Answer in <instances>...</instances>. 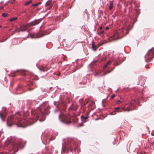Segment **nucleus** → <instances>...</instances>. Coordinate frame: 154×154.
Returning a JSON list of instances; mask_svg holds the SVG:
<instances>
[{"label": "nucleus", "mask_w": 154, "mask_h": 154, "mask_svg": "<svg viewBox=\"0 0 154 154\" xmlns=\"http://www.w3.org/2000/svg\"><path fill=\"white\" fill-rule=\"evenodd\" d=\"M100 29H102V26H101V27H100Z\"/></svg>", "instance_id": "bb28decb"}, {"label": "nucleus", "mask_w": 154, "mask_h": 154, "mask_svg": "<svg viewBox=\"0 0 154 154\" xmlns=\"http://www.w3.org/2000/svg\"><path fill=\"white\" fill-rule=\"evenodd\" d=\"M81 118L83 122H86V120L88 118L87 116H81Z\"/></svg>", "instance_id": "6e6552de"}, {"label": "nucleus", "mask_w": 154, "mask_h": 154, "mask_svg": "<svg viewBox=\"0 0 154 154\" xmlns=\"http://www.w3.org/2000/svg\"><path fill=\"white\" fill-rule=\"evenodd\" d=\"M29 27V25L28 24L26 25H23L20 27V28H17L14 31V33L16 32H20L24 31L26 30Z\"/></svg>", "instance_id": "7ed1b4c3"}, {"label": "nucleus", "mask_w": 154, "mask_h": 154, "mask_svg": "<svg viewBox=\"0 0 154 154\" xmlns=\"http://www.w3.org/2000/svg\"><path fill=\"white\" fill-rule=\"evenodd\" d=\"M18 19L17 17H13L9 20V21L10 22H15Z\"/></svg>", "instance_id": "0eeeda50"}, {"label": "nucleus", "mask_w": 154, "mask_h": 154, "mask_svg": "<svg viewBox=\"0 0 154 154\" xmlns=\"http://www.w3.org/2000/svg\"><path fill=\"white\" fill-rule=\"evenodd\" d=\"M111 63V61L110 60H109V61L107 62L103 66V69H105V68L107 67L108 65L109 64Z\"/></svg>", "instance_id": "9d476101"}, {"label": "nucleus", "mask_w": 154, "mask_h": 154, "mask_svg": "<svg viewBox=\"0 0 154 154\" xmlns=\"http://www.w3.org/2000/svg\"><path fill=\"white\" fill-rule=\"evenodd\" d=\"M70 116L69 115H64L61 114L59 116V118L60 119L62 120L64 122L67 123H69L71 122V120L70 119Z\"/></svg>", "instance_id": "f03ea898"}, {"label": "nucleus", "mask_w": 154, "mask_h": 154, "mask_svg": "<svg viewBox=\"0 0 154 154\" xmlns=\"http://www.w3.org/2000/svg\"><path fill=\"white\" fill-rule=\"evenodd\" d=\"M122 109L124 110V111H129V110H130V109H128V108L127 109H124V108H122Z\"/></svg>", "instance_id": "a211bd4d"}, {"label": "nucleus", "mask_w": 154, "mask_h": 154, "mask_svg": "<svg viewBox=\"0 0 154 154\" xmlns=\"http://www.w3.org/2000/svg\"><path fill=\"white\" fill-rule=\"evenodd\" d=\"M49 108H47L44 109V112H42V109L41 107H38V109L37 112L33 111L32 112V114H35L34 118L32 120H30L29 122V123L28 124V121L24 119H22L20 118H17L16 119L15 122L14 123L12 120L13 119L12 116H10L7 121V124L8 126H11L13 124H16L17 125L18 127H25L26 125L25 126L24 125L25 123L26 125V124L27 125H30L35 122L38 119V117L40 116V115H47L49 112Z\"/></svg>", "instance_id": "f257e3e1"}, {"label": "nucleus", "mask_w": 154, "mask_h": 154, "mask_svg": "<svg viewBox=\"0 0 154 154\" xmlns=\"http://www.w3.org/2000/svg\"><path fill=\"white\" fill-rule=\"evenodd\" d=\"M32 2V0H29L28 1L26 2L25 4V5H29V4H30V3H31Z\"/></svg>", "instance_id": "4468645a"}, {"label": "nucleus", "mask_w": 154, "mask_h": 154, "mask_svg": "<svg viewBox=\"0 0 154 154\" xmlns=\"http://www.w3.org/2000/svg\"><path fill=\"white\" fill-rule=\"evenodd\" d=\"M116 112H121V111H113L112 112H110V114L111 115H115V114H116Z\"/></svg>", "instance_id": "f8f14e48"}, {"label": "nucleus", "mask_w": 154, "mask_h": 154, "mask_svg": "<svg viewBox=\"0 0 154 154\" xmlns=\"http://www.w3.org/2000/svg\"><path fill=\"white\" fill-rule=\"evenodd\" d=\"M120 109V108L119 107H116V108H115V109Z\"/></svg>", "instance_id": "4be33fe9"}, {"label": "nucleus", "mask_w": 154, "mask_h": 154, "mask_svg": "<svg viewBox=\"0 0 154 154\" xmlns=\"http://www.w3.org/2000/svg\"><path fill=\"white\" fill-rule=\"evenodd\" d=\"M103 31H102L101 32V33H103Z\"/></svg>", "instance_id": "c756f323"}, {"label": "nucleus", "mask_w": 154, "mask_h": 154, "mask_svg": "<svg viewBox=\"0 0 154 154\" xmlns=\"http://www.w3.org/2000/svg\"><path fill=\"white\" fill-rule=\"evenodd\" d=\"M75 71H76V69H75V70H74V72H75Z\"/></svg>", "instance_id": "473e14b6"}, {"label": "nucleus", "mask_w": 154, "mask_h": 154, "mask_svg": "<svg viewBox=\"0 0 154 154\" xmlns=\"http://www.w3.org/2000/svg\"><path fill=\"white\" fill-rule=\"evenodd\" d=\"M106 74V73H104V75H102L101 76H102L104 75H105Z\"/></svg>", "instance_id": "a878e982"}, {"label": "nucleus", "mask_w": 154, "mask_h": 154, "mask_svg": "<svg viewBox=\"0 0 154 154\" xmlns=\"http://www.w3.org/2000/svg\"><path fill=\"white\" fill-rule=\"evenodd\" d=\"M109 29V27H106V30H107L108 29Z\"/></svg>", "instance_id": "b1692460"}, {"label": "nucleus", "mask_w": 154, "mask_h": 154, "mask_svg": "<svg viewBox=\"0 0 154 154\" xmlns=\"http://www.w3.org/2000/svg\"><path fill=\"white\" fill-rule=\"evenodd\" d=\"M5 113L3 114L2 112H0V117L3 120L4 119L5 117Z\"/></svg>", "instance_id": "1a4fd4ad"}, {"label": "nucleus", "mask_w": 154, "mask_h": 154, "mask_svg": "<svg viewBox=\"0 0 154 154\" xmlns=\"http://www.w3.org/2000/svg\"><path fill=\"white\" fill-rule=\"evenodd\" d=\"M37 35H33L32 34H29L28 36V37H30L31 38H38L39 37H41L42 36L44 35H41L39 36H37Z\"/></svg>", "instance_id": "423d86ee"}, {"label": "nucleus", "mask_w": 154, "mask_h": 154, "mask_svg": "<svg viewBox=\"0 0 154 154\" xmlns=\"http://www.w3.org/2000/svg\"><path fill=\"white\" fill-rule=\"evenodd\" d=\"M92 48L94 51H96L97 49L96 46L93 44H92Z\"/></svg>", "instance_id": "ddd939ff"}, {"label": "nucleus", "mask_w": 154, "mask_h": 154, "mask_svg": "<svg viewBox=\"0 0 154 154\" xmlns=\"http://www.w3.org/2000/svg\"><path fill=\"white\" fill-rule=\"evenodd\" d=\"M41 4V2H38V3L37 4H35L33 6H37L38 5H40Z\"/></svg>", "instance_id": "f3484780"}, {"label": "nucleus", "mask_w": 154, "mask_h": 154, "mask_svg": "<svg viewBox=\"0 0 154 154\" xmlns=\"http://www.w3.org/2000/svg\"><path fill=\"white\" fill-rule=\"evenodd\" d=\"M150 56V58L152 59L154 57V48H152L149 50L146 54V56Z\"/></svg>", "instance_id": "20e7f679"}, {"label": "nucleus", "mask_w": 154, "mask_h": 154, "mask_svg": "<svg viewBox=\"0 0 154 154\" xmlns=\"http://www.w3.org/2000/svg\"><path fill=\"white\" fill-rule=\"evenodd\" d=\"M2 16L4 17H5L8 16V14L6 13H3L2 14Z\"/></svg>", "instance_id": "2eb2a0df"}, {"label": "nucleus", "mask_w": 154, "mask_h": 154, "mask_svg": "<svg viewBox=\"0 0 154 154\" xmlns=\"http://www.w3.org/2000/svg\"><path fill=\"white\" fill-rule=\"evenodd\" d=\"M110 72H111V71H107V73H109Z\"/></svg>", "instance_id": "cd10ccee"}, {"label": "nucleus", "mask_w": 154, "mask_h": 154, "mask_svg": "<svg viewBox=\"0 0 154 154\" xmlns=\"http://www.w3.org/2000/svg\"><path fill=\"white\" fill-rule=\"evenodd\" d=\"M121 101H120V100H119L118 101V102L117 103L118 104H119V103H121Z\"/></svg>", "instance_id": "5701e85b"}, {"label": "nucleus", "mask_w": 154, "mask_h": 154, "mask_svg": "<svg viewBox=\"0 0 154 154\" xmlns=\"http://www.w3.org/2000/svg\"><path fill=\"white\" fill-rule=\"evenodd\" d=\"M39 121H43V120H42H42H41V119H39Z\"/></svg>", "instance_id": "c85d7f7f"}, {"label": "nucleus", "mask_w": 154, "mask_h": 154, "mask_svg": "<svg viewBox=\"0 0 154 154\" xmlns=\"http://www.w3.org/2000/svg\"><path fill=\"white\" fill-rule=\"evenodd\" d=\"M115 95L114 94L112 95L111 97V99H112L113 98L115 97Z\"/></svg>", "instance_id": "6ab92c4d"}, {"label": "nucleus", "mask_w": 154, "mask_h": 154, "mask_svg": "<svg viewBox=\"0 0 154 154\" xmlns=\"http://www.w3.org/2000/svg\"><path fill=\"white\" fill-rule=\"evenodd\" d=\"M49 1H48L45 4V6H46L48 5Z\"/></svg>", "instance_id": "412c9836"}, {"label": "nucleus", "mask_w": 154, "mask_h": 154, "mask_svg": "<svg viewBox=\"0 0 154 154\" xmlns=\"http://www.w3.org/2000/svg\"><path fill=\"white\" fill-rule=\"evenodd\" d=\"M2 27V26L0 25V28Z\"/></svg>", "instance_id": "2f4dec72"}, {"label": "nucleus", "mask_w": 154, "mask_h": 154, "mask_svg": "<svg viewBox=\"0 0 154 154\" xmlns=\"http://www.w3.org/2000/svg\"><path fill=\"white\" fill-rule=\"evenodd\" d=\"M40 22V21L39 20H36L32 21L30 23H29L28 24V25H29V27L31 26H34L35 25L38 24Z\"/></svg>", "instance_id": "39448f33"}, {"label": "nucleus", "mask_w": 154, "mask_h": 154, "mask_svg": "<svg viewBox=\"0 0 154 154\" xmlns=\"http://www.w3.org/2000/svg\"><path fill=\"white\" fill-rule=\"evenodd\" d=\"M113 2L112 1L110 2V4L109 6V9L111 10V9L113 7Z\"/></svg>", "instance_id": "9b49d317"}, {"label": "nucleus", "mask_w": 154, "mask_h": 154, "mask_svg": "<svg viewBox=\"0 0 154 154\" xmlns=\"http://www.w3.org/2000/svg\"><path fill=\"white\" fill-rule=\"evenodd\" d=\"M40 70H42L43 71H45V69H40Z\"/></svg>", "instance_id": "393cba45"}, {"label": "nucleus", "mask_w": 154, "mask_h": 154, "mask_svg": "<svg viewBox=\"0 0 154 154\" xmlns=\"http://www.w3.org/2000/svg\"><path fill=\"white\" fill-rule=\"evenodd\" d=\"M17 146V147L19 148H21L22 147L20 146V145H14L13 146V147H14L15 146Z\"/></svg>", "instance_id": "dca6fc26"}, {"label": "nucleus", "mask_w": 154, "mask_h": 154, "mask_svg": "<svg viewBox=\"0 0 154 154\" xmlns=\"http://www.w3.org/2000/svg\"><path fill=\"white\" fill-rule=\"evenodd\" d=\"M3 109H4V110H5V108H3Z\"/></svg>", "instance_id": "7c9ffc66"}, {"label": "nucleus", "mask_w": 154, "mask_h": 154, "mask_svg": "<svg viewBox=\"0 0 154 154\" xmlns=\"http://www.w3.org/2000/svg\"><path fill=\"white\" fill-rule=\"evenodd\" d=\"M106 60V58L105 57L104 58H103L102 59V61H103V60Z\"/></svg>", "instance_id": "aec40b11"}]
</instances>
